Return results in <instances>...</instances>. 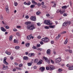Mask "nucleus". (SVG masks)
Masks as SVG:
<instances>
[{"label":"nucleus","instance_id":"obj_49","mask_svg":"<svg viewBox=\"0 0 73 73\" xmlns=\"http://www.w3.org/2000/svg\"><path fill=\"white\" fill-rule=\"evenodd\" d=\"M14 5H15V6H17V3L15 2L14 3Z\"/></svg>","mask_w":73,"mask_h":73},{"label":"nucleus","instance_id":"obj_45","mask_svg":"<svg viewBox=\"0 0 73 73\" xmlns=\"http://www.w3.org/2000/svg\"><path fill=\"white\" fill-rule=\"evenodd\" d=\"M56 7V3H54L52 6V7Z\"/></svg>","mask_w":73,"mask_h":73},{"label":"nucleus","instance_id":"obj_23","mask_svg":"<svg viewBox=\"0 0 73 73\" xmlns=\"http://www.w3.org/2000/svg\"><path fill=\"white\" fill-rule=\"evenodd\" d=\"M25 24L26 25H29L30 24H31V23L30 22H27L25 23Z\"/></svg>","mask_w":73,"mask_h":73},{"label":"nucleus","instance_id":"obj_55","mask_svg":"<svg viewBox=\"0 0 73 73\" xmlns=\"http://www.w3.org/2000/svg\"><path fill=\"white\" fill-rule=\"evenodd\" d=\"M3 17L2 16H1L0 17V19H1V20H3Z\"/></svg>","mask_w":73,"mask_h":73},{"label":"nucleus","instance_id":"obj_6","mask_svg":"<svg viewBox=\"0 0 73 73\" xmlns=\"http://www.w3.org/2000/svg\"><path fill=\"white\" fill-rule=\"evenodd\" d=\"M30 19L32 21H35V20L36 19V18L35 16H32L31 17Z\"/></svg>","mask_w":73,"mask_h":73},{"label":"nucleus","instance_id":"obj_38","mask_svg":"<svg viewBox=\"0 0 73 73\" xmlns=\"http://www.w3.org/2000/svg\"><path fill=\"white\" fill-rule=\"evenodd\" d=\"M27 64L28 66H31V65H32V63L30 62H29V63H28Z\"/></svg>","mask_w":73,"mask_h":73},{"label":"nucleus","instance_id":"obj_9","mask_svg":"<svg viewBox=\"0 0 73 73\" xmlns=\"http://www.w3.org/2000/svg\"><path fill=\"white\" fill-rule=\"evenodd\" d=\"M6 11L7 13H9V9H8V6L6 5L5 8Z\"/></svg>","mask_w":73,"mask_h":73},{"label":"nucleus","instance_id":"obj_25","mask_svg":"<svg viewBox=\"0 0 73 73\" xmlns=\"http://www.w3.org/2000/svg\"><path fill=\"white\" fill-rule=\"evenodd\" d=\"M68 69L69 70H73V65L72 66V67H70L68 68Z\"/></svg>","mask_w":73,"mask_h":73},{"label":"nucleus","instance_id":"obj_1","mask_svg":"<svg viewBox=\"0 0 73 73\" xmlns=\"http://www.w3.org/2000/svg\"><path fill=\"white\" fill-rule=\"evenodd\" d=\"M27 27V30H29V31H33V29L36 28V27H34V25H28Z\"/></svg>","mask_w":73,"mask_h":73},{"label":"nucleus","instance_id":"obj_48","mask_svg":"<svg viewBox=\"0 0 73 73\" xmlns=\"http://www.w3.org/2000/svg\"><path fill=\"white\" fill-rule=\"evenodd\" d=\"M60 11H61L60 10H58L56 11V13H59V12H60Z\"/></svg>","mask_w":73,"mask_h":73},{"label":"nucleus","instance_id":"obj_2","mask_svg":"<svg viewBox=\"0 0 73 73\" xmlns=\"http://www.w3.org/2000/svg\"><path fill=\"white\" fill-rule=\"evenodd\" d=\"M41 40L42 41L44 42L45 43H47V42L49 41V38L48 37L43 38L41 39Z\"/></svg>","mask_w":73,"mask_h":73},{"label":"nucleus","instance_id":"obj_59","mask_svg":"<svg viewBox=\"0 0 73 73\" xmlns=\"http://www.w3.org/2000/svg\"><path fill=\"white\" fill-rule=\"evenodd\" d=\"M14 64L15 65L17 66L19 65V64L18 63H16V62H15L14 63Z\"/></svg>","mask_w":73,"mask_h":73},{"label":"nucleus","instance_id":"obj_44","mask_svg":"<svg viewBox=\"0 0 73 73\" xmlns=\"http://www.w3.org/2000/svg\"><path fill=\"white\" fill-rule=\"evenodd\" d=\"M69 52L70 53H72L73 52H72V50H69Z\"/></svg>","mask_w":73,"mask_h":73},{"label":"nucleus","instance_id":"obj_11","mask_svg":"<svg viewBox=\"0 0 73 73\" xmlns=\"http://www.w3.org/2000/svg\"><path fill=\"white\" fill-rule=\"evenodd\" d=\"M3 68H2L3 69V70H5L8 68V66H5V65L4 64L3 65Z\"/></svg>","mask_w":73,"mask_h":73},{"label":"nucleus","instance_id":"obj_37","mask_svg":"<svg viewBox=\"0 0 73 73\" xmlns=\"http://www.w3.org/2000/svg\"><path fill=\"white\" fill-rule=\"evenodd\" d=\"M40 13H41V12H40V11H38L36 13L37 15H38L40 14Z\"/></svg>","mask_w":73,"mask_h":73},{"label":"nucleus","instance_id":"obj_16","mask_svg":"<svg viewBox=\"0 0 73 73\" xmlns=\"http://www.w3.org/2000/svg\"><path fill=\"white\" fill-rule=\"evenodd\" d=\"M50 52H51V51H50V50L49 49H48L47 50V54H50Z\"/></svg>","mask_w":73,"mask_h":73},{"label":"nucleus","instance_id":"obj_4","mask_svg":"<svg viewBox=\"0 0 73 73\" xmlns=\"http://www.w3.org/2000/svg\"><path fill=\"white\" fill-rule=\"evenodd\" d=\"M43 58L44 59V60H45V61H46V62L48 63V64H49V63H50V61H49V60L48 59V58L44 56L43 57Z\"/></svg>","mask_w":73,"mask_h":73},{"label":"nucleus","instance_id":"obj_34","mask_svg":"<svg viewBox=\"0 0 73 73\" xmlns=\"http://www.w3.org/2000/svg\"><path fill=\"white\" fill-rule=\"evenodd\" d=\"M38 61V60L37 59H35V62H36V63H37V62Z\"/></svg>","mask_w":73,"mask_h":73},{"label":"nucleus","instance_id":"obj_43","mask_svg":"<svg viewBox=\"0 0 73 73\" xmlns=\"http://www.w3.org/2000/svg\"><path fill=\"white\" fill-rule=\"evenodd\" d=\"M23 64H21L19 65V67H21L22 66H23Z\"/></svg>","mask_w":73,"mask_h":73},{"label":"nucleus","instance_id":"obj_47","mask_svg":"<svg viewBox=\"0 0 73 73\" xmlns=\"http://www.w3.org/2000/svg\"><path fill=\"white\" fill-rule=\"evenodd\" d=\"M46 16L47 17H50V14H46Z\"/></svg>","mask_w":73,"mask_h":73},{"label":"nucleus","instance_id":"obj_41","mask_svg":"<svg viewBox=\"0 0 73 73\" xmlns=\"http://www.w3.org/2000/svg\"><path fill=\"white\" fill-rule=\"evenodd\" d=\"M41 46V45H40V44H37L36 45V47L37 48H38V47H40Z\"/></svg>","mask_w":73,"mask_h":73},{"label":"nucleus","instance_id":"obj_52","mask_svg":"<svg viewBox=\"0 0 73 73\" xmlns=\"http://www.w3.org/2000/svg\"><path fill=\"white\" fill-rule=\"evenodd\" d=\"M5 28H6V29H9V26H6L5 27Z\"/></svg>","mask_w":73,"mask_h":73},{"label":"nucleus","instance_id":"obj_31","mask_svg":"<svg viewBox=\"0 0 73 73\" xmlns=\"http://www.w3.org/2000/svg\"><path fill=\"white\" fill-rule=\"evenodd\" d=\"M67 24L68 25H70L71 24V21H68L67 22Z\"/></svg>","mask_w":73,"mask_h":73},{"label":"nucleus","instance_id":"obj_61","mask_svg":"<svg viewBox=\"0 0 73 73\" xmlns=\"http://www.w3.org/2000/svg\"><path fill=\"white\" fill-rule=\"evenodd\" d=\"M17 36H20V34L19 33H17L16 34Z\"/></svg>","mask_w":73,"mask_h":73},{"label":"nucleus","instance_id":"obj_10","mask_svg":"<svg viewBox=\"0 0 73 73\" xmlns=\"http://www.w3.org/2000/svg\"><path fill=\"white\" fill-rule=\"evenodd\" d=\"M43 61L42 60H40L37 63V65H40L42 64Z\"/></svg>","mask_w":73,"mask_h":73},{"label":"nucleus","instance_id":"obj_20","mask_svg":"<svg viewBox=\"0 0 73 73\" xmlns=\"http://www.w3.org/2000/svg\"><path fill=\"white\" fill-rule=\"evenodd\" d=\"M32 3H34V4H35V5H37V3L35 2L34 0L32 1Z\"/></svg>","mask_w":73,"mask_h":73},{"label":"nucleus","instance_id":"obj_40","mask_svg":"<svg viewBox=\"0 0 73 73\" xmlns=\"http://www.w3.org/2000/svg\"><path fill=\"white\" fill-rule=\"evenodd\" d=\"M16 69H17V70H21V68L19 67H17L16 68Z\"/></svg>","mask_w":73,"mask_h":73},{"label":"nucleus","instance_id":"obj_21","mask_svg":"<svg viewBox=\"0 0 73 73\" xmlns=\"http://www.w3.org/2000/svg\"><path fill=\"white\" fill-rule=\"evenodd\" d=\"M5 53L8 55H11V53L10 52H8V51L7 50H6L5 51Z\"/></svg>","mask_w":73,"mask_h":73},{"label":"nucleus","instance_id":"obj_19","mask_svg":"<svg viewBox=\"0 0 73 73\" xmlns=\"http://www.w3.org/2000/svg\"><path fill=\"white\" fill-rule=\"evenodd\" d=\"M35 7V5H32L30 6V8H31V9H33V8H34Z\"/></svg>","mask_w":73,"mask_h":73},{"label":"nucleus","instance_id":"obj_18","mask_svg":"<svg viewBox=\"0 0 73 73\" xmlns=\"http://www.w3.org/2000/svg\"><path fill=\"white\" fill-rule=\"evenodd\" d=\"M55 27H56V26L55 25H50L49 26V27H50V28H54Z\"/></svg>","mask_w":73,"mask_h":73},{"label":"nucleus","instance_id":"obj_64","mask_svg":"<svg viewBox=\"0 0 73 73\" xmlns=\"http://www.w3.org/2000/svg\"><path fill=\"white\" fill-rule=\"evenodd\" d=\"M10 58L11 59V60H13V56H11L10 57Z\"/></svg>","mask_w":73,"mask_h":73},{"label":"nucleus","instance_id":"obj_62","mask_svg":"<svg viewBox=\"0 0 73 73\" xmlns=\"http://www.w3.org/2000/svg\"><path fill=\"white\" fill-rule=\"evenodd\" d=\"M51 62L52 64H54V61L52 60H51Z\"/></svg>","mask_w":73,"mask_h":73},{"label":"nucleus","instance_id":"obj_50","mask_svg":"<svg viewBox=\"0 0 73 73\" xmlns=\"http://www.w3.org/2000/svg\"><path fill=\"white\" fill-rule=\"evenodd\" d=\"M49 69H50L49 67H46V70H49Z\"/></svg>","mask_w":73,"mask_h":73},{"label":"nucleus","instance_id":"obj_53","mask_svg":"<svg viewBox=\"0 0 73 73\" xmlns=\"http://www.w3.org/2000/svg\"><path fill=\"white\" fill-rule=\"evenodd\" d=\"M29 57H32V55L31 53H30L29 54Z\"/></svg>","mask_w":73,"mask_h":73},{"label":"nucleus","instance_id":"obj_8","mask_svg":"<svg viewBox=\"0 0 73 73\" xmlns=\"http://www.w3.org/2000/svg\"><path fill=\"white\" fill-rule=\"evenodd\" d=\"M54 67L53 66H50V70H54L55 69Z\"/></svg>","mask_w":73,"mask_h":73},{"label":"nucleus","instance_id":"obj_30","mask_svg":"<svg viewBox=\"0 0 73 73\" xmlns=\"http://www.w3.org/2000/svg\"><path fill=\"white\" fill-rule=\"evenodd\" d=\"M68 39H66V41H65L64 42V43L65 44H66L68 43Z\"/></svg>","mask_w":73,"mask_h":73},{"label":"nucleus","instance_id":"obj_57","mask_svg":"<svg viewBox=\"0 0 73 73\" xmlns=\"http://www.w3.org/2000/svg\"><path fill=\"white\" fill-rule=\"evenodd\" d=\"M25 17L26 19H28L29 18V16H28V15H26L25 16Z\"/></svg>","mask_w":73,"mask_h":73},{"label":"nucleus","instance_id":"obj_54","mask_svg":"<svg viewBox=\"0 0 73 73\" xmlns=\"http://www.w3.org/2000/svg\"><path fill=\"white\" fill-rule=\"evenodd\" d=\"M31 54V56L33 57L35 56V54L34 53H32Z\"/></svg>","mask_w":73,"mask_h":73},{"label":"nucleus","instance_id":"obj_3","mask_svg":"<svg viewBox=\"0 0 73 73\" xmlns=\"http://www.w3.org/2000/svg\"><path fill=\"white\" fill-rule=\"evenodd\" d=\"M44 23L46 25H49L53 24V23H50V21L49 20H45Z\"/></svg>","mask_w":73,"mask_h":73},{"label":"nucleus","instance_id":"obj_63","mask_svg":"<svg viewBox=\"0 0 73 73\" xmlns=\"http://www.w3.org/2000/svg\"><path fill=\"white\" fill-rule=\"evenodd\" d=\"M33 68L34 69H36L37 68V66H34L33 67Z\"/></svg>","mask_w":73,"mask_h":73},{"label":"nucleus","instance_id":"obj_7","mask_svg":"<svg viewBox=\"0 0 73 73\" xmlns=\"http://www.w3.org/2000/svg\"><path fill=\"white\" fill-rule=\"evenodd\" d=\"M39 70H40L41 72H42L45 70V67H44V66L41 67L39 68Z\"/></svg>","mask_w":73,"mask_h":73},{"label":"nucleus","instance_id":"obj_13","mask_svg":"<svg viewBox=\"0 0 73 73\" xmlns=\"http://www.w3.org/2000/svg\"><path fill=\"white\" fill-rule=\"evenodd\" d=\"M1 29L2 31L3 32H6V29L4 28V27H1Z\"/></svg>","mask_w":73,"mask_h":73},{"label":"nucleus","instance_id":"obj_29","mask_svg":"<svg viewBox=\"0 0 73 73\" xmlns=\"http://www.w3.org/2000/svg\"><path fill=\"white\" fill-rule=\"evenodd\" d=\"M3 63L6 65H8V63L6 61H3Z\"/></svg>","mask_w":73,"mask_h":73},{"label":"nucleus","instance_id":"obj_42","mask_svg":"<svg viewBox=\"0 0 73 73\" xmlns=\"http://www.w3.org/2000/svg\"><path fill=\"white\" fill-rule=\"evenodd\" d=\"M37 6L38 7H40L41 6V4H40L39 3H38V4L37 3Z\"/></svg>","mask_w":73,"mask_h":73},{"label":"nucleus","instance_id":"obj_12","mask_svg":"<svg viewBox=\"0 0 73 73\" xmlns=\"http://www.w3.org/2000/svg\"><path fill=\"white\" fill-rule=\"evenodd\" d=\"M32 34H31L29 35V36H28L27 37V40H30L31 38V37H32Z\"/></svg>","mask_w":73,"mask_h":73},{"label":"nucleus","instance_id":"obj_17","mask_svg":"<svg viewBox=\"0 0 73 73\" xmlns=\"http://www.w3.org/2000/svg\"><path fill=\"white\" fill-rule=\"evenodd\" d=\"M23 59L24 60H28V57L27 56H24L23 57Z\"/></svg>","mask_w":73,"mask_h":73},{"label":"nucleus","instance_id":"obj_15","mask_svg":"<svg viewBox=\"0 0 73 73\" xmlns=\"http://www.w3.org/2000/svg\"><path fill=\"white\" fill-rule=\"evenodd\" d=\"M67 22H65L62 24V26L64 27H66L67 25Z\"/></svg>","mask_w":73,"mask_h":73},{"label":"nucleus","instance_id":"obj_22","mask_svg":"<svg viewBox=\"0 0 73 73\" xmlns=\"http://www.w3.org/2000/svg\"><path fill=\"white\" fill-rule=\"evenodd\" d=\"M29 45H30V43H26V46H27V47H28L29 46Z\"/></svg>","mask_w":73,"mask_h":73},{"label":"nucleus","instance_id":"obj_27","mask_svg":"<svg viewBox=\"0 0 73 73\" xmlns=\"http://www.w3.org/2000/svg\"><path fill=\"white\" fill-rule=\"evenodd\" d=\"M12 37L13 36H10L9 38V40H10V41L12 40Z\"/></svg>","mask_w":73,"mask_h":73},{"label":"nucleus","instance_id":"obj_14","mask_svg":"<svg viewBox=\"0 0 73 73\" xmlns=\"http://www.w3.org/2000/svg\"><path fill=\"white\" fill-rule=\"evenodd\" d=\"M61 37V35L60 34H58V36H57L56 38V40H58L59 38Z\"/></svg>","mask_w":73,"mask_h":73},{"label":"nucleus","instance_id":"obj_56","mask_svg":"<svg viewBox=\"0 0 73 73\" xmlns=\"http://www.w3.org/2000/svg\"><path fill=\"white\" fill-rule=\"evenodd\" d=\"M37 25L38 26H40L41 25V24L39 23H37Z\"/></svg>","mask_w":73,"mask_h":73},{"label":"nucleus","instance_id":"obj_36","mask_svg":"<svg viewBox=\"0 0 73 73\" xmlns=\"http://www.w3.org/2000/svg\"><path fill=\"white\" fill-rule=\"evenodd\" d=\"M33 49H37V47H36L35 46H33L32 47Z\"/></svg>","mask_w":73,"mask_h":73},{"label":"nucleus","instance_id":"obj_5","mask_svg":"<svg viewBox=\"0 0 73 73\" xmlns=\"http://www.w3.org/2000/svg\"><path fill=\"white\" fill-rule=\"evenodd\" d=\"M54 61L56 63H58V62H60L61 61V58H58L55 59Z\"/></svg>","mask_w":73,"mask_h":73},{"label":"nucleus","instance_id":"obj_39","mask_svg":"<svg viewBox=\"0 0 73 73\" xmlns=\"http://www.w3.org/2000/svg\"><path fill=\"white\" fill-rule=\"evenodd\" d=\"M42 8H46V6H45V5H43L42 6Z\"/></svg>","mask_w":73,"mask_h":73},{"label":"nucleus","instance_id":"obj_33","mask_svg":"<svg viewBox=\"0 0 73 73\" xmlns=\"http://www.w3.org/2000/svg\"><path fill=\"white\" fill-rule=\"evenodd\" d=\"M15 49H19L20 48V47H19V46H16V47H15Z\"/></svg>","mask_w":73,"mask_h":73},{"label":"nucleus","instance_id":"obj_24","mask_svg":"<svg viewBox=\"0 0 73 73\" xmlns=\"http://www.w3.org/2000/svg\"><path fill=\"white\" fill-rule=\"evenodd\" d=\"M62 9H66L67 8V6H64L62 7Z\"/></svg>","mask_w":73,"mask_h":73},{"label":"nucleus","instance_id":"obj_28","mask_svg":"<svg viewBox=\"0 0 73 73\" xmlns=\"http://www.w3.org/2000/svg\"><path fill=\"white\" fill-rule=\"evenodd\" d=\"M65 12V10L64 11H61L60 12V14H62V13H64Z\"/></svg>","mask_w":73,"mask_h":73},{"label":"nucleus","instance_id":"obj_51","mask_svg":"<svg viewBox=\"0 0 73 73\" xmlns=\"http://www.w3.org/2000/svg\"><path fill=\"white\" fill-rule=\"evenodd\" d=\"M16 71V68H14L13 69V72H15Z\"/></svg>","mask_w":73,"mask_h":73},{"label":"nucleus","instance_id":"obj_35","mask_svg":"<svg viewBox=\"0 0 73 73\" xmlns=\"http://www.w3.org/2000/svg\"><path fill=\"white\" fill-rule=\"evenodd\" d=\"M66 33V31H64L61 33V34L62 35H63V34H64V33Z\"/></svg>","mask_w":73,"mask_h":73},{"label":"nucleus","instance_id":"obj_32","mask_svg":"<svg viewBox=\"0 0 73 73\" xmlns=\"http://www.w3.org/2000/svg\"><path fill=\"white\" fill-rule=\"evenodd\" d=\"M31 4V2L29 1L27 3V5H30Z\"/></svg>","mask_w":73,"mask_h":73},{"label":"nucleus","instance_id":"obj_58","mask_svg":"<svg viewBox=\"0 0 73 73\" xmlns=\"http://www.w3.org/2000/svg\"><path fill=\"white\" fill-rule=\"evenodd\" d=\"M37 37L39 39H40V38H41V36L40 35L38 36Z\"/></svg>","mask_w":73,"mask_h":73},{"label":"nucleus","instance_id":"obj_26","mask_svg":"<svg viewBox=\"0 0 73 73\" xmlns=\"http://www.w3.org/2000/svg\"><path fill=\"white\" fill-rule=\"evenodd\" d=\"M14 42L15 43H17V44H18L19 43V41H17L16 40L14 39Z\"/></svg>","mask_w":73,"mask_h":73},{"label":"nucleus","instance_id":"obj_60","mask_svg":"<svg viewBox=\"0 0 73 73\" xmlns=\"http://www.w3.org/2000/svg\"><path fill=\"white\" fill-rule=\"evenodd\" d=\"M6 60H7V58L6 57L4 58L3 61H6Z\"/></svg>","mask_w":73,"mask_h":73},{"label":"nucleus","instance_id":"obj_46","mask_svg":"<svg viewBox=\"0 0 73 73\" xmlns=\"http://www.w3.org/2000/svg\"><path fill=\"white\" fill-rule=\"evenodd\" d=\"M49 27H48V26H46L45 27V29H49Z\"/></svg>","mask_w":73,"mask_h":73}]
</instances>
